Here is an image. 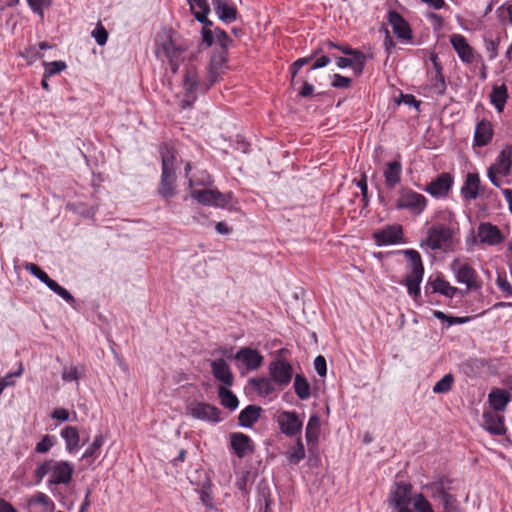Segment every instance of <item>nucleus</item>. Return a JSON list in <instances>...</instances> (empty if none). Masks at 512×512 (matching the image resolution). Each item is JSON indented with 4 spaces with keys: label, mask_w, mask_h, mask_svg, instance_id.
I'll return each mask as SVG.
<instances>
[{
    "label": "nucleus",
    "mask_w": 512,
    "mask_h": 512,
    "mask_svg": "<svg viewBox=\"0 0 512 512\" xmlns=\"http://www.w3.org/2000/svg\"><path fill=\"white\" fill-rule=\"evenodd\" d=\"M431 489L433 491L432 493V496L433 498H438L440 499L441 501H444L446 499H450V497L452 496L451 494H449L443 487V485L441 483H435L431 486Z\"/></svg>",
    "instance_id": "obj_58"
},
{
    "label": "nucleus",
    "mask_w": 512,
    "mask_h": 512,
    "mask_svg": "<svg viewBox=\"0 0 512 512\" xmlns=\"http://www.w3.org/2000/svg\"><path fill=\"white\" fill-rule=\"evenodd\" d=\"M187 414L195 419L213 423H218L222 420L220 416L221 411L217 407L203 402L191 403L187 407Z\"/></svg>",
    "instance_id": "obj_11"
},
{
    "label": "nucleus",
    "mask_w": 512,
    "mask_h": 512,
    "mask_svg": "<svg viewBox=\"0 0 512 512\" xmlns=\"http://www.w3.org/2000/svg\"><path fill=\"white\" fill-rule=\"evenodd\" d=\"M180 48L177 47L169 35L161 36L156 42V54L159 58H166L171 64L178 59Z\"/></svg>",
    "instance_id": "obj_21"
},
{
    "label": "nucleus",
    "mask_w": 512,
    "mask_h": 512,
    "mask_svg": "<svg viewBox=\"0 0 512 512\" xmlns=\"http://www.w3.org/2000/svg\"><path fill=\"white\" fill-rule=\"evenodd\" d=\"M261 408L255 405L245 407L239 414V425L245 428L252 427L260 417Z\"/></svg>",
    "instance_id": "obj_36"
},
{
    "label": "nucleus",
    "mask_w": 512,
    "mask_h": 512,
    "mask_svg": "<svg viewBox=\"0 0 512 512\" xmlns=\"http://www.w3.org/2000/svg\"><path fill=\"white\" fill-rule=\"evenodd\" d=\"M496 16L503 25L512 26V1H506L496 10Z\"/></svg>",
    "instance_id": "obj_43"
},
{
    "label": "nucleus",
    "mask_w": 512,
    "mask_h": 512,
    "mask_svg": "<svg viewBox=\"0 0 512 512\" xmlns=\"http://www.w3.org/2000/svg\"><path fill=\"white\" fill-rule=\"evenodd\" d=\"M211 371L214 378L227 386L233 383V374L229 365L223 358L211 362Z\"/></svg>",
    "instance_id": "obj_29"
},
{
    "label": "nucleus",
    "mask_w": 512,
    "mask_h": 512,
    "mask_svg": "<svg viewBox=\"0 0 512 512\" xmlns=\"http://www.w3.org/2000/svg\"><path fill=\"white\" fill-rule=\"evenodd\" d=\"M497 287L507 296H512V286L505 275L498 274L496 279Z\"/></svg>",
    "instance_id": "obj_57"
},
{
    "label": "nucleus",
    "mask_w": 512,
    "mask_h": 512,
    "mask_svg": "<svg viewBox=\"0 0 512 512\" xmlns=\"http://www.w3.org/2000/svg\"><path fill=\"white\" fill-rule=\"evenodd\" d=\"M74 465L68 461L49 459L35 469L37 483L48 475V485H68L72 481Z\"/></svg>",
    "instance_id": "obj_3"
},
{
    "label": "nucleus",
    "mask_w": 512,
    "mask_h": 512,
    "mask_svg": "<svg viewBox=\"0 0 512 512\" xmlns=\"http://www.w3.org/2000/svg\"><path fill=\"white\" fill-rule=\"evenodd\" d=\"M269 376L283 390L287 387L293 378L292 365L285 359L277 358L269 363Z\"/></svg>",
    "instance_id": "obj_9"
},
{
    "label": "nucleus",
    "mask_w": 512,
    "mask_h": 512,
    "mask_svg": "<svg viewBox=\"0 0 512 512\" xmlns=\"http://www.w3.org/2000/svg\"><path fill=\"white\" fill-rule=\"evenodd\" d=\"M377 246H387L400 243L403 238V230L400 225H389L373 233Z\"/></svg>",
    "instance_id": "obj_17"
},
{
    "label": "nucleus",
    "mask_w": 512,
    "mask_h": 512,
    "mask_svg": "<svg viewBox=\"0 0 512 512\" xmlns=\"http://www.w3.org/2000/svg\"><path fill=\"white\" fill-rule=\"evenodd\" d=\"M455 502L456 500L453 496H451L450 499L442 501L444 512H459Z\"/></svg>",
    "instance_id": "obj_63"
},
{
    "label": "nucleus",
    "mask_w": 512,
    "mask_h": 512,
    "mask_svg": "<svg viewBox=\"0 0 512 512\" xmlns=\"http://www.w3.org/2000/svg\"><path fill=\"white\" fill-rule=\"evenodd\" d=\"M450 42L454 50L457 52L459 58L465 63H472L474 60V52L472 47L468 44L466 38L461 34H453Z\"/></svg>",
    "instance_id": "obj_26"
},
{
    "label": "nucleus",
    "mask_w": 512,
    "mask_h": 512,
    "mask_svg": "<svg viewBox=\"0 0 512 512\" xmlns=\"http://www.w3.org/2000/svg\"><path fill=\"white\" fill-rule=\"evenodd\" d=\"M314 369L319 376L324 377L326 375L327 367H326V360H325L324 356L318 355L314 359Z\"/></svg>",
    "instance_id": "obj_60"
},
{
    "label": "nucleus",
    "mask_w": 512,
    "mask_h": 512,
    "mask_svg": "<svg viewBox=\"0 0 512 512\" xmlns=\"http://www.w3.org/2000/svg\"><path fill=\"white\" fill-rule=\"evenodd\" d=\"M352 80L348 77L340 74H334L332 80V86L335 88H348L351 85Z\"/></svg>",
    "instance_id": "obj_59"
},
{
    "label": "nucleus",
    "mask_w": 512,
    "mask_h": 512,
    "mask_svg": "<svg viewBox=\"0 0 512 512\" xmlns=\"http://www.w3.org/2000/svg\"><path fill=\"white\" fill-rule=\"evenodd\" d=\"M320 418L318 415H311L305 431V438L308 444L316 443L320 434Z\"/></svg>",
    "instance_id": "obj_38"
},
{
    "label": "nucleus",
    "mask_w": 512,
    "mask_h": 512,
    "mask_svg": "<svg viewBox=\"0 0 512 512\" xmlns=\"http://www.w3.org/2000/svg\"><path fill=\"white\" fill-rule=\"evenodd\" d=\"M454 378L451 374L444 375L433 387L434 393H446L451 390Z\"/></svg>",
    "instance_id": "obj_47"
},
{
    "label": "nucleus",
    "mask_w": 512,
    "mask_h": 512,
    "mask_svg": "<svg viewBox=\"0 0 512 512\" xmlns=\"http://www.w3.org/2000/svg\"><path fill=\"white\" fill-rule=\"evenodd\" d=\"M312 58L311 57H304V58H299L297 59L294 63H292V65L290 66V73H291V85L293 87L296 86V84L298 83V80H297V74L299 72V70L304 66L306 65Z\"/></svg>",
    "instance_id": "obj_50"
},
{
    "label": "nucleus",
    "mask_w": 512,
    "mask_h": 512,
    "mask_svg": "<svg viewBox=\"0 0 512 512\" xmlns=\"http://www.w3.org/2000/svg\"><path fill=\"white\" fill-rule=\"evenodd\" d=\"M91 35L95 39L96 43L100 46L105 45L108 40V32L101 24H98L95 27Z\"/></svg>",
    "instance_id": "obj_54"
},
{
    "label": "nucleus",
    "mask_w": 512,
    "mask_h": 512,
    "mask_svg": "<svg viewBox=\"0 0 512 512\" xmlns=\"http://www.w3.org/2000/svg\"><path fill=\"white\" fill-rule=\"evenodd\" d=\"M65 442V448L69 453L76 452L79 449L80 436L76 427L66 426L60 433Z\"/></svg>",
    "instance_id": "obj_33"
},
{
    "label": "nucleus",
    "mask_w": 512,
    "mask_h": 512,
    "mask_svg": "<svg viewBox=\"0 0 512 512\" xmlns=\"http://www.w3.org/2000/svg\"><path fill=\"white\" fill-rule=\"evenodd\" d=\"M302 87L299 90V95L303 98L309 97L314 92V86L310 83H308L306 80H302Z\"/></svg>",
    "instance_id": "obj_62"
},
{
    "label": "nucleus",
    "mask_w": 512,
    "mask_h": 512,
    "mask_svg": "<svg viewBox=\"0 0 512 512\" xmlns=\"http://www.w3.org/2000/svg\"><path fill=\"white\" fill-rule=\"evenodd\" d=\"M460 232L456 213L449 208L436 210L431 216L422 246L433 251H451Z\"/></svg>",
    "instance_id": "obj_1"
},
{
    "label": "nucleus",
    "mask_w": 512,
    "mask_h": 512,
    "mask_svg": "<svg viewBox=\"0 0 512 512\" xmlns=\"http://www.w3.org/2000/svg\"><path fill=\"white\" fill-rule=\"evenodd\" d=\"M67 67L64 61H52V62H44V74L45 78H50L53 75H56Z\"/></svg>",
    "instance_id": "obj_46"
},
{
    "label": "nucleus",
    "mask_w": 512,
    "mask_h": 512,
    "mask_svg": "<svg viewBox=\"0 0 512 512\" xmlns=\"http://www.w3.org/2000/svg\"><path fill=\"white\" fill-rule=\"evenodd\" d=\"M460 193L467 201H472L479 197L481 193V179L478 173L470 172L466 175Z\"/></svg>",
    "instance_id": "obj_22"
},
{
    "label": "nucleus",
    "mask_w": 512,
    "mask_h": 512,
    "mask_svg": "<svg viewBox=\"0 0 512 512\" xmlns=\"http://www.w3.org/2000/svg\"><path fill=\"white\" fill-rule=\"evenodd\" d=\"M249 384L261 397H276L281 391L270 376L251 378Z\"/></svg>",
    "instance_id": "obj_20"
},
{
    "label": "nucleus",
    "mask_w": 512,
    "mask_h": 512,
    "mask_svg": "<svg viewBox=\"0 0 512 512\" xmlns=\"http://www.w3.org/2000/svg\"><path fill=\"white\" fill-rule=\"evenodd\" d=\"M454 183V179L450 173L443 172L436 179L429 182L424 191L437 199L446 198Z\"/></svg>",
    "instance_id": "obj_12"
},
{
    "label": "nucleus",
    "mask_w": 512,
    "mask_h": 512,
    "mask_svg": "<svg viewBox=\"0 0 512 512\" xmlns=\"http://www.w3.org/2000/svg\"><path fill=\"white\" fill-rule=\"evenodd\" d=\"M159 152L161 155L162 172L175 173L176 152L173 147L163 144Z\"/></svg>",
    "instance_id": "obj_35"
},
{
    "label": "nucleus",
    "mask_w": 512,
    "mask_h": 512,
    "mask_svg": "<svg viewBox=\"0 0 512 512\" xmlns=\"http://www.w3.org/2000/svg\"><path fill=\"white\" fill-rule=\"evenodd\" d=\"M482 427L491 435H504L506 427L503 416L493 411H485L482 415Z\"/></svg>",
    "instance_id": "obj_23"
},
{
    "label": "nucleus",
    "mask_w": 512,
    "mask_h": 512,
    "mask_svg": "<svg viewBox=\"0 0 512 512\" xmlns=\"http://www.w3.org/2000/svg\"><path fill=\"white\" fill-rule=\"evenodd\" d=\"M51 416H52L53 419H56V420L64 422V421H67L69 419V412L65 408H56L52 412Z\"/></svg>",
    "instance_id": "obj_61"
},
{
    "label": "nucleus",
    "mask_w": 512,
    "mask_h": 512,
    "mask_svg": "<svg viewBox=\"0 0 512 512\" xmlns=\"http://www.w3.org/2000/svg\"><path fill=\"white\" fill-rule=\"evenodd\" d=\"M508 99V90L505 84L494 86L490 94V102L501 113Z\"/></svg>",
    "instance_id": "obj_37"
},
{
    "label": "nucleus",
    "mask_w": 512,
    "mask_h": 512,
    "mask_svg": "<svg viewBox=\"0 0 512 512\" xmlns=\"http://www.w3.org/2000/svg\"><path fill=\"white\" fill-rule=\"evenodd\" d=\"M449 268L459 284H464L468 290L479 289L481 282L477 271L472 266L471 261L466 257H456L450 264Z\"/></svg>",
    "instance_id": "obj_6"
},
{
    "label": "nucleus",
    "mask_w": 512,
    "mask_h": 512,
    "mask_svg": "<svg viewBox=\"0 0 512 512\" xmlns=\"http://www.w3.org/2000/svg\"><path fill=\"white\" fill-rule=\"evenodd\" d=\"M431 60L434 64V72L431 73L428 88L431 94L442 95L446 90V83L444 76L441 73L442 67L437 61V56L433 54Z\"/></svg>",
    "instance_id": "obj_25"
},
{
    "label": "nucleus",
    "mask_w": 512,
    "mask_h": 512,
    "mask_svg": "<svg viewBox=\"0 0 512 512\" xmlns=\"http://www.w3.org/2000/svg\"><path fill=\"white\" fill-rule=\"evenodd\" d=\"M22 508L26 512H54L55 503L46 493L36 491L23 499Z\"/></svg>",
    "instance_id": "obj_10"
},
{
    "label": "nucleus",
    "mask_w": 512,
    "mask_h": 512,
    "mask_svg": "<svg viewBox=\"0 0 512 512\" xmlns=\"http://www.w3.org/2000/svg\"><path fill=\"white\" fill-rule=\"evenodd\" d=\"M494 131L490 121L481 120L477 123L474 132V146L484 147L492 140Z\"/></svg>",
    "instance_id": "obj_27"
},
{
    "label": "nucleus",
    "mask_w": 512,
    "mask_h": 512,
    "mask_svg": "<svg viewBox=\"0 0 512 512\" xmlns=\"http://www.w3.org/2000/svg\"><path fill=\"white\" fill-rule=\"evenodd\" d=\"M413 506L417 512H434L429 501L421 493L413 497Z\"/></svg>",
    "instance_id": "obj_48"
},
{
    "label": "nucleus",
    "mask_w": 512,
    "mask_h": 512,
    "mask_svg": "<svg viewBox=\"0 0 512 512\" xmlns=\"http://www.w3.org/2000/svg\"><path fill=\"white\" fill-rule=\"evenodd\" d=\"M55 444V438L51 435H45L35 446L37 453H47Z\"/></svg>",
    "instance_id": "obj_53"
},
{
    "label": "nucleus",
    "mask_w": 512,
    "mask_h": 512,
    "mask_svg": "<svg viewBox=\"0 0 512 512\" xmlns=\"http://www.w3.org/2000/svg\"><path fill=\"white\" fill-rule=\"evenodd\" d=\"M191 197L206 206L224 207L227 204L225 196L218 190L213 189L193 190Z\"/></svg>",
    "instance_id": "obj_19"
},
{
    "label": "nucleus",
    "mask_w": 512,
    "mask_h": 512,
    "mask_svg": "<svg viewBox=\"0 0 512 512\" xmlns=\"http://www.w3.org/2000/svg\"><path fill=\"white\" fill-rule=\"evenodd\" d=\"M305 455L303 442L298 438L296 444L288 451L287 458L291 464H298L305 458Z\"/></svg>",
    "instance_id": "obj_42"
},
{
    "label": "nucleus",
    "mask_w": 512,
    "mask_h": 512,
    "mask_svg": "<svg viewBox=\"0 0 512 512\" xmlns=\"http://www.w3.org/2000/svg\"><path fill=\"white\" fill-rule=\"evenodd\" d=\"M477 238L481 244L496 246L504 241L505 236L496 225L483 222L478 226Z\"/></svg>",
    "instance_id": "obj_14"
},
{
    "label": "nucleus",
    "mask_w": 512,
    "mask_h": 512,
    "mask_svg": "<svg viewBox=\"0 0 512 512\" xmlns=\"http://www.w3.org/2000/svg\"><path fill=\"white\" fill-rule=\"evenodd\" d=\"M218 396L220 398L221 404L225 408L235 410L239 405L237 397L230 390L223 386L218 388Z\"/></svg>",
    "instance_id": "obj_41"
},
{
    "label": "nucleus",
    "mask_w": 512,
    "mask_h": 512,
    "mask_svg": "<svg viewBox=\"0 0 512 512\" xmlns=\"http://www.w3.org/2000/svg\"><path fill=\"white\" fill-rule=\"evenodd\" d=\"M402 164L400 160H393L386 164L384 169L385 186L394 189L401 181Z\"/></svg>",
    "instance_id": "obj_28"
},
{
    "label": "nucleus",
    "mask_w": 512,
    "mask_h": 512,
    "mask_svg": "<svg viewBox=\"0 0 512 512\" xmlns=\"http://www.w3.org/2000/svg\"><path fill=\"white\" fill-rule=\"evenodd\" d=\"M190 10L195 16L196 20L203 25L212 26V22L208 20V14L210 13V7L207 0H188Z\"/></svg>",
    "instance_id": "obj_31"
},
{
    "label": "nucleus",
    "mask_w": 512,
    "mask_h": 512,
    "mask_svg": "<svg viewBox=\"0 0 512 512\" xmlns=\"http://www.w3.org/2000/svg\"><path fill=\"white\" fill-rule=\"evenodd\" d=\"M229 447L239 457L244 458L254 450L252 439L241 432H233L229 435Z\"/></svg>",
    "instance_id": "obj_18"
},
{
    "label": "nucleus",
    "mask_w": 512,
    "mask_h": 512,
    "mask_svg": "<svg viewBox=\"0 0 512 512\" xmlns=\"http://www.w3.org/2000/svg\"><path fill=\"white\" fill-rule=\"evenodd\" d=\"M348 58L351 62V68L354 70L355 74L360 75L363 72L366 63V56L364 53L356 49Z\"/></svg>",
    "instance_id": "obj_44"
},
{
    "label": "nucleus",
    "mask_w": 512,
    "mask_h": 512,
    "mask_svg": "<svg viewBox=\"0 0 512 512\" xmlns=\"http://www.w3.org/2000/svg\"><path fill=\"white\" fill-rule=\"evenodd\" d=\"M425 292L439 293L441 295H444L445 297L453 298L457 294L458 288L452 286L444 278L437 276L434 279L429 278L425 286Z\"/></svg>",
    "instance_id": "obj_24"
},
{
    "label": "nucleus",
    "mask_w": 512,
    "mask_h": 512,
    "mask_svg": "<svg viewBox=\"0 0 512 512\" xmlns=\"http://www.w3.org/2000/svg\"><path fill=\"white\" fill-rule=\"evenodd\" d=\"M215 37L216 42L222 49V52L225 53L229 46V43L231 42L229 35L224 30L220 28H215Z\"/></svg>",
    "instance_id": "obj_55"
},
{
    "label": "nucleus",
    "mask_w": 512,
    "mask_h": 512,
    "mask_svg": "<svg viewBox=\"0 0 512 512\" xmlns=\"http://www.w3.org/2000/svg\"><path fill=\"white\" fill-rule=\"evenodd\" d=\"M201 34L202 43H204L207 47H210L214 42H216L215 29L212 30L210 25H203Z\"/></svg>",
    "instance_id": "obj_56"
},
{
    "label": "nucleus",
    "mask_w": 512,
    "mask_h": 512,
    "mask_svg": "<svg viewBox=\"0 0 512 512\" xmlns=\"http://www.w3.org/2000/svg\"><path fill=\"white\" fill-rule=\"evenodd\" d=\"M23 370H24L23 365L20 364L19 368H18V370L16 372L8 373L4 377H0V395L2 394V392L4 391V389L6 387L14 385L13 378L14 377H20L23 374Z\"/></svg>",
    "instance_id": "obj_51"
},
{
    "label": "nucleus",
    "mask_w": 512,
    "mask_h": 512,
    "mask_svg": "<svg viewBox=\"0 0 512 512\" xmlns=\"http://www.w3.org/2000/svg\"><path fill=\"white\" fill-rule=\"evenodd\" d=\"M37 278L68 304H75V298L72 296V294L67 289L59 285L56 281L51 279L45 271H42L41 274L37 276Z\"/></svg>",
    "instance_id": "obj_30"
},
{
    "label": "nucleus",
    "mask_w": 512,
    "mask_h": 512,
    "mask_svg": "<svg viewBox=\"0 0 512 512\" xmlns=\"http://www.w3.org/2000/svg\"><path fill=\"white\" fill-rule=\"evenodd\" d=\"M200 499L205 506H207V507L213 506V498H212L210 492L207 489H205L204 487L202 488V490L200 492Z\"/></svg>",
    "instance_id": "obj_64"
},
{
    "label": "nucleus",
    "mask_w": 512,
    "mask_h": 512,
    "mask_svg": "<svg viewBox=\"0 0 512 512\" xmlns=\"http://www.w3.org/2000/svg\"><path fill=\"white\" fill-rule=\"evenodd\" d=\"M225 61L223 53L219 57H213L211 68L208 73L207 79L200 81L198 72L194 67H189L183 77V88L185 91L184 98L181 100V107L183 109L192 106L197 99L198 92L207 91L216 81L217 72L215 67L220 66Z\"/></svg>",
    "instance_id": "obj_2"
},
{
    "label": "nucleus",
    "mask_w": 512,
    "mask_h": 512,
    "mask_svg": "<svg viewBox=\"0 0 512 512\" xmlns=\"http://www.w3.org/2000/svg\"><path fill=\"white\" fill-rule=\"evenodd\" d=\"M175 182V173L162 172L160 185L158 188L159 195L166 200L172 198L176 193Z\"/></svg>",
    "instance_id": "obj_32"
},
{
    "label": "nucleus",
    "mask_w": 512,
    "mask_h": 512,
    "mask_svg": "<svg viewBox=\"0 0 512 512\" xmlns=\"http://www.w3.org/2000/svg\"><path fill=\"white\" fill-rule=\"evenodd\" d=\"M235 360L238 366H243L248 371H255L261 367L264 358L256 349L243 347L235 354Z\"/></svg>",
    "instance_id": "obj_15"
},
{
    "label": "nucleus",
    "mask_w": 512,
    "mask_h": 512,
    "mask_svg": "<svg viewBox=\"0 0 512 512\" xmlns=\"http://www.w3.org/2000/svg\"><path fill=\"white\" fill-rule=\"evenodd\" d=\"M412 486L409 483L396 482L390 491L388 502L390 506L396 508L398 512H413L410 509Z\"/></svg>",
    "instance_id": "obj_8"
},
{
    "label": "nucleus",
    "mask_w": 512,
    "mask_h": 512,
    "mask_svg": "<svg viewBox=\"0 0 512 512\" xmlns=\"http://www.w3.org/2000/svg\"><path fill=\"white\" fill-rule=\"evenodd\" d=\"M488 400L493 412L503 411L510 401V394L506 390L495 388L489 393Z\"/></svg>",
    "instance_id": "obj_34"
},
{
    "label": "nucleus",
    "mask_w": 512,
    "mask_h": 512,
    "mask_svg": "<svg viewBox=\"0 0 512 512\" xmlns=\"http://www.w3.org/2000/svg\"><path fill=\"white\" fill-rule=\"evenodd\" d=\"M277 423L282 433L293 437L298 435L303 427V422L296 411H282L277 416Z\"/></svg>",
    "instance_id": "obj_13"
},
{
    "label": "nucleus",
    "mask_w": 512,
    "mask_h": 512,
    "mask_svg": "<svg viewBox=\"0 0 512 512\" xmlns=\"http://www.w3.org/2000/svg\"><path fill=\"white\" fill-rule=\"evenodd\" d=\"M61 378L64 382L79 381L80 374L76 366H65L63 368Z\"/></svg>",
    "instance_id": "obj_52"
},
{
    "label": "nucleus",
    "mask_w": 512,
    "mask_h": 512,
    "mask_svg": "<svg viewBox=\"0 0 512 512\" xmlns=\"http://www.w3.org/2000/svg\"><path fill=\"white\" fill-rule=\"evenodd\" d=\"M512 171V146L506 145L498 154L495 161L487 169V177L497 188L509 184L508 178Z\"/></svg>",
    "instance_id": "obj_5"
},
{
    "label": "nucleus",
    "mask_w": 512,
    "mask_h": 512,
    "mask_svg": "<svg viewBox=\"0 0 512 512\" xmlns=\"http://www.w3.org/2000/svg\"><path fill=\"white\" fill-rule=\"evenodd\" d=\"M402 253L408 261V272L403 283L407 288L409 296L417 300L421 295L420 284L424 275L421 255L414 249H406Z\"/></svg>",
    "instance_id": "obj_4"
},
{
    "label": "nucleus",
    "mask_w": 512,
    "mask_h": 512,
    "mask_svg": "<svg viewBox=\"0 0 512 512\" xmlns=\"http://www.w3.org/2000/svg\"><path fill=\"white\" fill-rule=\"evenodd\" d=\"M428 199L411 188H402L396 200V208L407 210L414 216L421 215L427 208Z\"/></svg>",
    "instance_id": "obj_7"
},
{
    "label": "nucleus",
    "mask_w": 512,
    "mask_h": 512,
    "mask_svg": "<svg viewBox=\"0 0 512 512\" xmlns=\"http://www.w3.org/2000/svg\"><path fill=\"white\" fill-rule=\"evenodd\" d=\"M294 391L297 397L301 400H307L311 396V387L307 379L301 375L296 374L294 377Z\"/></svg>",
    "instance_id": "obj_40"
},
{
    "label": "nucleus",
    "mask_w": 512,
    "mask_h": 512,
    "mask_svg": "<svg viewBox=\"0 0 512 512\" xmlns=\"http://www.w3.org/2000/svg\"><path fill=\"white\" fill-rule=\"evenodd\" d=\"M27 3L34 13L43 18L44 10L51 6L52 0H27Z\"/></svg>",
    "instance_id": "obj_49"
},
{
    "label": "nucleus",
    "mask_w": 512,
    "mask_h": 512,
    "mask_svg": "<svg viewBox=\"0 0 512 512\" xmlns=\"http://www.w3.org/2000/svg\"><path fill=\"white\" fill-rule=\"evenodd\" d=\"M214 10H215V13L218 16V18L226 24L232 23L233 21H235L237 19L238 12H237L236 7L233 5H230L228 2H226L222 5L216 6V8H214Z\"/></svg>",
    "instance_id": "obj_39"
},
{
    "label": "nucleus",
    "mask_w": 512,
    "mask_h": 512,
    "mask_svg": "<svg viewBox=\"0 0 512 512\" xmlns=\"http://www.w3.org/2000/svg\"><path fill=\"white\" fill-rule=\"evenodd\" d=\"M387 20L392 27L393 33L396 37L402 42H411L412 41V31L404 19V17L398 13L397 11L390 10L387 15Z\"/></svg>",
    "instance_id": "obj_16"
},
{
    "label": "nucleus",
    "mask_w": 512,
    "mask_h": 512,
    "mask_svg": "<svg viewBox=\"0 0 512 512\" xmlns=\"http://www.w3.org/2000/svg\"><path fill=\"white\" fill-rule=\"evenodd\" d=\"M103 444L104 437L102 435H97L94 438L92 444L83 453L82 459L92 458V460H94L97 457L98 450L102 447Z\"/></svg>",
    "instance_id": "obj_45"
}]
</instances>
